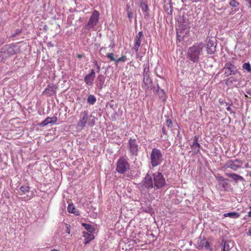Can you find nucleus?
I'll use <instances>...</instances> for the list:
<instances>
[{
	"label": "nucleus",
	"instance_id": "obj_42",
	"mask_svg": "<svg viewBox=\"0 0 251 251\" xmlns=\"http://www.w3.org/2000/svg\"><path fill=\"white\" fill-rule=\"evenodd\" d=\"M143 36V34L142 31H140L138 32V34L136 35V37L141 38Z\"/></svg>",
	"mask_w": 251,
	"mask_h": 251
},
{
	"label": "nucleus",
	"instance_id": "obj_45",
	"mask_svg": "<svg viewBox=\"0 0 251 251\" xmlns=\"http://www.w3.org/2000/svg\"><path fill=\"white\" fill-rule=\"evenodd\" d=\"M247 234L248 235L251 236V226L250 227V228H249L248 231L247 232Z\"/></svg>",
	"mask_w": 251,
	"mask_h": 251
},
{
	"label": "nucleus",
	"instance_id": "obj_14",
	"mask_svg": "<svg viewBox=\"0 0 251 251\" xmlns=\"http://www.w3.org/2000/svg\"><path fill=\"white\" fill-rule=\"evenodd\" d=\"M143 185L147 188H152L153 186L152 176L147 174L144 178Z\"/></svg>",
	"mask_w": 251,
	"mask_h": 251
},
{
	"label": "nucleus",
	"instance_id": "obj_23",
	"mask_svg": "<svg viewBox=\"0 0 251 251\" xmlns=\"http://www.w3.org/2000/svg\"><path fill=\"white\" fill-rule=\"evenodd\" d=\"M68 212L70 213H73L75 215H79V212L75 209L73 203L69 204L67 207Z\"/></svg>",
	"mask_w": 251,
	"mask_h": 251
},
{
	"label": "nucleus",
	"instance_id": "obj_38",
	"mask_svg": "<svg viewBox=\"0 0 251 251\" xmlns=\"http://www.w3.org/2000/svg\"><path fill=\"white\" fill-rule=\"evenodd\" d=\"M93 63L94 66L96 67V69L97 70V72L99 73L100 70V66L98 64V62L97 60H94L93 61Z\"/></svg>",
	"mask_w": 251,
	"mask_h": 251
},
{
	"label": "nucleus",
	"instance_id": "obj_37",
	"mask_svg": "<svg viewBox=\"0 0 251 251\" xmlns=\"http://www.w3.org/2000/svg\"><path fill=\"white\" fill-rule=\"evenodd\" d=\"M126 60V57L125 55H122L121 57L116 59V63L119 62H125Z\"/></svg>",
	"mask_w": 251,
	"mask_h": 251
},
{
	"label": "nucleus",
	"instance_id": "obj_27",
	"mask_svg": "<svg viewBox=\"0 0 251 251\" xmlns=\"http://www.w3.org/2000/svg\"><path fill=\"white\" fill-rule=\"evenodd\" d=\"M201 245L202 246V247H204L206 249H209L210 247L209 242L205 239L201 240Z\"/></svg>",
	"mask_w": 251,
	"mask_h": 251
},
{
	"label": "nucleus",
	"instance_id": "obj_47",
	"mask_svg": "<svg viewBox=\"0 0 251 251\" xmlns=\"http://www.w3.org/2000/svg\"><path fill=\"white\" fill-rule=\"evenodd\" d=\"M66 232L68 233V234L70 233V230L69 228L67 227V228L66 229Z\"/></svg>",
	"mask_w": 251,
	"mask_h": 251
},
{
	"label": "nucleus",
	"instance_id": "obj_40",
	"mask_svg": "<svg viewBox=\"0 0 251 251\" xmlns=\"http://www.w3.org/2000/svg\"><path fill=\"white\" fill-rule=\"evenodd\" d=\"M215 178L219 182H222L223 181H225V179H226L222 176H215Z\"/></svg>",
	"mask_w": 251,
	"mask_h": 251
},
{
	"label": "nucleus",
	"instance_id": "obj_6",
	"mask_svg": "<svg viewBox=\"0 0 251 251\" xmlns=\"http://www.w3.org/2000/svg\"><path fill=\"white\" fill-rule=\"evenodd\" d=\"M127 144V147L130 154L133 156H136L138 155L140 149V147L137 144L136 139L130 138L128 141Z\"/></svg>",
	"mask_w": 251,
	"mask_h": 251
},
{
	"label": "nucleus",
	"instance_id": "obj_51",
	"mask_svg": "<svg viewBox=\"0 0 251 251\" xmlns=\"http://www.w3.org/2000/svg\"><path fill=\"white\" fill-rule=\"evenodd\" d=\"M249 164H248V163H246V164H245V168H249Z\"/></svg>",
	"mask_w": 251,
	"mask_h": 251
},
{
	"label": "nucleus",
	"instance_id": "obj_3",
	"mask_svg": "<svg viewBox=\"0 0 251 251\" xmlns=\"http://www.w3.org/2000/svg\"><path fill=\"white\" fill-rule=\"evenodd\" d=\"M163 154L158 149L154 148L152 149L150 154V163L152 167L160 165L163 161Z\"/></svg>",
	"mask_w": 251,
	"mask_h": 251
},
{
	"label": "nucleus",
	"instance_id": "obj_48",
	"mask_svg": "<svg viewBox=\"0 0 251 251\" xmlns=\"http://www.w3.org/2000/svg\"><path fill=\"white\" fill-rule=\"evenodd\" d=\"M250 4V7L251 8V0H246Z\"/></svg>",
	"mask_w": 251,
	"mask_h": 251
},
{
	"label": "nucleus",
	"instance_id": "obj_44",
	"mask_svg": "<svg viewBox=\"0 0 251 251\" xmlns=\"http://www.w3.org/2000/svg\"><path fill=\"white\" fill-rule=\"evenodd\" d=\"M162 133L163 134L167 135V131L166 130L165 128L164 127H162Z\"/></svg>",
	"mask_w": 251,
	"mask_h": 251
},
{
	"label": "nucleus",
	"instance_id": "obj_25",
	"mask_svg": "<svg viewBox=\"0 0 251 251\" xmlns=\"http://www.w3.org/2000/svg\"><path fill=\"white\" fill-rule=\"evenodd\" d=\"M225 217H231L232 218H238L240 217V214L236 212H229L224 214Z\"/></svg>",
	"mask_w": 251,
	"mask_h": 251
},
{
	"label": "nucleus",
	"instance_id": "obj_32",
	"mask_svg": "<svg viewBox=\"0 0 251 251\" xmlns=\"http://www.w3.org/2000/svg\"><path fill=\"white\" fill-rule=\"evenodd\" d=\"M243 69L247 70L249 72H251V67L250 63H245L242 66Z\"/></svg>",
	"mask_w": 251,
	"mask_h": 251
},
{
	"label": "nucleus",
	"instance_id": "obj_5",
	"mask_svg": "<svg viewBox=\"0 0 251 251\" xmlns=\"http://www.w3.org/2000/svg\"><path fill=\"white\" fill-rule=\"evenodd\" d=\"M1 49L5 57L7 58L15 54L17 52V48L14 44H9L3 46Z\"/></svg>",
	"mask_w": 251,
	"mask_h": 251
},
{
	"label": "nucleus",
	"instance_id": "obj_9",
	"mask_svg": "<svg viewBox=\"0 0 251 251\" xmlns=\"http://www.w3.org/2000/svg\"><path fill=\"white\" fill-rule=\"evenodd\" d=\"M242 161L238 159L235 160H228L224 165L225 169L229 168L233 171H236L242 166Z\"/></svg>",
	"mask_w": 251,
	"mask_h": 251
},
{
	"label": "nucleus",
	"instance_id": "obj_33",
	"mask_svg": "<svg viewBox=\"0 0 251 251\" xmlns=\"http://www.w3.org/2000/svg\"><path fill=\"white\" fill-rule=\"evenodd\" d=\"M228 180L227 179H225V181L222 182L223 188L225 190H227V189L229 187V184L227 182Z\"/></svg>",
	"mask_w": 251,
	"mask_h": 251
},
{
	"label": "nucleus",
	"instance_id": "obj_10",
	"mask_svg": "<svg viewBox=\"0 0 251 251\" xmlns=\"http://www.w3.org/2000/svg\"><path fill=\"white\" fill-rule=\"evenodd\" d=\"M215 39L211 37L206 39V49L207 53L209 54H213L216 51V43L215 41Z\"/></svg>",
	"mask_w": 251,
	"mask_h": 251
},
{
	"label": "nucleus",
	"instance_id": "obj_2",
	"mask_svg": "<svg viewBox=\"0 0 251 251\" xmlns=\"http://www.w3.org/2000/svg\"><path fill=\"white\" fill-rule=\"evenodd\" d=\"M95 123V118L91 116H89L88 112L84 111L80 113L79 120L77 124V128L81 130L87 124L90 126H93Z\"/></svg>",
	"mask_w": 251,
	"mask_h": 251
},
{
	"label": "nucleus",
	"instance_id": "obj_34",
	"mask_svg": "<svg viewBox=\"0 0 251 251\" xmlns=\"http://www.w3.org/2000/svg\"><path fill=\"white\" fill-rule=\"evenodd\" d=\"M229 5L232 7H236L239 5V3L235 0H232L229 2Z\"/></svg>",
	"mask_w": 251,
	"mask_h": 251
},
{
	"label": "nucleus",
	"instance_id": "obj_26",
	"mask_svg": "<svg viewBox=\"0 0 251 251\" xmlns=\"http://www.w3.org/2000/svg\"><path fill=\"white\" fill-rule=\"evenodd\" d=\"M82 226L84 227L87 232L93 233L95 231V228L91 225L82 223Z\"/></svg>",
	"mask_w": 251,
	"mask_h": 251
},
{
	"label": "nucleus",
	"instance_id": "obj_21",
	"mask_svg": "<svg viewBox=\"0 0 251 251\" xmlns=\"http://www.w3.org/2000/svg\"><path fill=\"white\" fill-rule=\"evenodd\" d=\"M198 137L197 136H195L193 144L191 145V147L193 148L197 153L200 152V148L201 147V146L200 144L198 143Z\"/></svg>",
	"mask_w": 251,
	"mask_h": 251
},
{
	"label": "nucleus",
	"instance_id": "obj_7",
	"mask_svg": "<svg viewBox=\"0 0 251 251\" xmlns=\"http://www.w3.org/2000/svg\"><path fill=\"white\" fill-rule=\"evenodd\" d=\"M153 182L154 187L157 189L161 188L165 184V179L160 172H157L152 175Z\"/></svg>",
	"mask_w": 251,
	"mask_h": 251
},
{
	"label": "nucleus",
	"instance_id": "obj_41",
	"mask_svg": "<svg viewBox=\"0 0 251 251\" xmlns=\"http://www.w3.org/2000/svg\"><path fill=\"white\" fill-rule=\"evenodd\" d=\"M166 125L168 127H171L172 126L173 123L171 119H168L166 120Z\"/></svg>",
	"mask_w": 251,
	"mask_h": 251
},
{
	"label": "nucleus",
	"instance_id": "obj_36",
	"mask_svg": "<svg viewBox=\"0 0 251 251\" xmlns=\"http://www.w3.org/2000/svg\"><path fill=\"white\" fill-rule=\"evenodd\" d=\"M106 56L110 59L111 61H115L116 59L114 57V54L112 53H108L107 54Z\"/></svg>",
	"mask_w": 251,
	"mask_h": 251
},
{
	"label": "nucleus",
	"instance_id": "obj_29",
	"mask_svg": "<svg viewBox=\"0 0 251 251\" xmlns=\"http://www.w3.org/2000/svg\"><path fill=\"white\" fill-rule=\"evenodd\" d=\"M140 7L142 9V11L144 12H148L149 11V7L146 2H142L140 3Z\"/></svg>",
	"mask_w": 251,
	"mask_h": 251
},
{
	"label": "nucleus",
	"instance_id": "obj_52",
	"mask_svg": "<svg viewBox=\"0 0 251 251\" xmlns=\"http://www.w3.org/2000/svg\"><path fill=\"white\" fill-rule=\"evenodd\" d=\"M51 251H59L57 250H56V249H53Z\"/></svg>",
	"mask_w": 251,
	"mask_h": 251
},
{
	"label": "nucleus",
	"instance_id": "obj_12",
	"mask_svg": "<svg viewBox=\"0 0 251 251\" xmlns=\"http://www.w3.org/2000/svg\"><path fill=\"white\" fill-rule=\"evenodd\" d=\"M224 69H226L225 74L227 75H235L238 72L236 67L229 62L225 64Z\"/></svg>",
	"mask_w": 251,
	"mask_h": 251
},
{
	"label": "nucleus",
	"instance_id": "obj_19",
	"mask_svg": "<svg viewBox=\"0 0 251 251\" xmlns=\"http://www.w3.org/2000/svg\"><path fill=\"white\" fill-rule=\"evenodd\" d=\"M105 77L103 75H99L96 80V85L99 89H102Z\"/></svg>",
	"mask_w": 251,
	"mask_h": 251
},
{
	"label": "nucleus",
	"instance_id": "obj_4",
	"mask_svg": "<svg viewBox=\"0 0 251 251\" xmlns=\"http://www.w3.org/2000/svg\"><path fill=\"white\" fill-rule=\"evenodd\" d=\"M129 169V164L127 159L124 157H120L117 162V171L119 173L123 174L126 173Z\"/></svg>",
	"mask_w": 251,
	"mask_h": 251
},
{
	"label": "nucleus",
	"instance_id": "obj_20",
	"mask_svg": "<svg viewBox=\"0 0 251 251\" xmlns=\"http://www.w3.org/2000/svg\"><path fill=\"white\" fill-rule=\"evenodd\" d=\"M226 176H228L229 178H232L233 180H234L235 181L237 182L239 180L241 181H244L245 179L244 178L241 176H239L236 174L232 173V174H229V173H226Z\"/></svg>",
	"mask_w": 251,
	"mask_h": 251
},
{
	"label": "nucleus",
	"instance_id": "obj_46",
	"mask_svg": "<svg viewBox=\"0 0 251 251\" xmlns=\"http://www.w3.org/2000/svg\"><path fill=\"white\" fill-rule=\"evenodd\" d=\"M250 211L248 213V216L249 217H251V206H250Z\"/></svg>",
	"mask_w": 251,
	"mask_h": 251
},
{
	"label": "nucleus",
	"instance_id": "obj_15",
	"mask_svg": "<svg viewBox=\"0 0 251 251\" xmlns=\"http://www.w3.org/2000/svg\"><path fill=\"white\" fill-rule=\"evenodd\" d=\"M234 243L231 241H226L224 242L222 251H236V249L234 247Z\"/></svg>",
	"mask_w": 251,
	"mask_h": 251
},
{
	"label": "nucleus",
	"instance_id": "obj_35",
	"mask_svg": "<svg viewBox=\"0 0 251 251\" xmlns=\"http://www.w3.org/2000/svg\"><path fill=\"white\" fill-rule=\"evenodd\" d=\"M20 190L24 193L28 192L29 191V187L27 186H22L20 187Z\"/></svg>",
	"mask_w": 251,
	"mask_h": 251
},
{
	"label": "nucleus",
	"instance_id": "obj_50",
	"mask_svg": "<svg viewBox=\"0 0 251 251\" xmlns=\"http://www.w3.org/2000/svg\"><path fill=\"white\" fill-rule=\"evenodd\" d=\"M77 57L78 58H81V57H82V55H81V54H78V55H77Z\"/></svg>",
	"mask_w": 251,
	"mask_h": 251
},
{
	"label": "nucleus",
	"instance_id": "obj_49",
	"mask_svg": "<svg viewBox=\"0 0 251 251\" xmlns=\"http://www.w3.org/2000/svg\"><path fill=\"white\" fill-rule=\"evenodd\" d=\"M226 110L228 111H231V108L230 107H227L226 108Z\"/></svg>",
	"mask_w": 251,
	"mask_h": 251
},
{
	"label": "nucleus",
	"instance_id": "obj_18",
	"mask_svg": "<svg viewBox=\"0 0 251 251\" xmlns=\"http://www.w3.org/2000/svg\"><path fill=\"white\" fill-rule=\"evenodd\" d=\"M82 236L84 238V244L86 245L94 239V235L93 233L87 232V231L82 232Z\"/></svg>",
	"mask_w": 251,
	"mask_h": 251
},
{
	"label": "nucleus",
	"instance_id": "obj_39",
	"mask_svg": "<svg viewBox=\"0 0 251 251\" xmlns=\"http://www.w3.org/2000/svg\"><path fill=\"white\" fill-rule=\"evenodd\" d=\"M2 50L1 49L0 50V62L3 61L5 59H7L6 57L4 56L3 53L2 52Z\"/></svg>",
	"mask_w": 251,
	"mask_h": 251
},
{
	"label": "nucleus",
	"instance_id": "obj_43",
	"mask_svg": "<svg viewBox=\"0 0 251 251\" xmlns=\"http://www.w3.org/2000/svg\"><path fill=\"white\" fill-rule=\"evenodd\" d=\"M127 16L129 18H131L132 17L133 14L131 12L128 11H127Z\"/></svg>",
	"mask_w": 251,
	"mask_h": 251
},
{
	"label": "nucleus",
	"instance_id": "obj_22",
	"mask_svg": "<svg viewBox=\"0 0 251 251\" xmlns=\"http://www.w3.org/2000/svg\"><path fill=\"white\" fill-rule=\"evenodd\" d=\"M54 88L52 86L48 85L47 87L43 92V95H46L48 96H50L54 93Z\"/></svg>",
	"mask_w": 251,
	"mask_h": 251
},
{
	"label": "nucleus",
	"instance_id": "obj_24",
	"mask_svg": "<svg viewBox=\"0 0 251 251\" xmlns=\"http://www.w3.org/2000/svg\"><path fill=\"white\" fill-rule=\"evenodd\" d=\"M135 44L133 46V49L135 51H137L139 50V48L141 46V38L136 37L135 39Z\"/></svg>",
	"mask_w": 251,
	"mask_h": 251
},
{
	"label": "nucleus",
	"instance_id": "obj_28",
	"mask_svg": "<svg viewBox=\"0 0 251 251\" xmlns=\"http://www.w3.org/2000/svg\"><path fill=\"white\" fill-rule=\"evenodd\" d=\"M96 101V99L94 95H89L88 97L87 102L90 104H94Z\"/></svg>",
	"mask_w": 251,
	"mask_h": 251
},
{
	"label": "nucleus",
	"instance_id": "obj_1",
	"mask_svg": "<svg viewBox=\"0 0 251 251\" xmlns=\"http://www.w3.org/2000/svg\"><path fill=\"white\" fill-rule=\"evenodd\" d=\"M204 47V44L201 42L195 43L188 49L187 52V58L194 63L199 62Z\"/></svg>",
	"mask_w": 251,
	"mask_h": 251
},
{
	"label": "nucleus",
	"instance_id": "obj_8",
	"mask_svg": "<svg viewBox=\"0 0 251 251\" xmlns=\"http://www.w3.org/2000/svg\"><path fill=\"white\" fill-rule=\"evenodd\" d=\"M100 13L99 11L95 10L90 16L87 24L85 26L87 29H90L96 25L99 22Z\"/></svg>",
	"mask_w": 251,
	"mask_h": 251
},
{
	"label": "nucleus",
	"instance_id": "obj_30",
	"mask_svg": "<svg viewBox=\"0 0 251 251\" xmlns=\"http://www.w3.org/2000/svg\"><path fill=\"white\" fill-rule=\"evenodd\" d=\"M157 94L159 95V97L162 99L163 100H165L166 95L165 93L163 90L158 89L157 90Z\"/></svg>",
	"mask_w": 251,
	"mask_h": 251
},
{
	"label": "nucleus",
	"instance_id": "obj_11",
	"mask_svg": "<svg viewBox=\"0 0 251 251\" xmlns=\"http://www.w3.org/2000/svg\"><path fill=\"white\" fill-rule=\"evenodd\" d=\"M149 72V67H146L144 69V78L145 77H148V72ZM144 85L142 86L143 89L146 90H148L151 88V80L150 78L147 77L146 79L144 78L143 80Z\"/></svg>",
	"mask_w": 251,
	"mask_h": 251
},
{
	"label": "nucleus",
	"instance_id": "obj_31",
	"mask_svg": "<svg viewBox=\"0 0 251 251\" xmlns=\"http://www.w3.org/2000/svg\"><path fill=\"white\" fill-rule=\"evenodd\" d=\"M234 81H235L234 77H230L228 79H226L225 84L227 86H230L233 83Z\"/></svg>",
	"mask_w": 251,
	"mask_h": 251
},
{
	"label": "nucleus",
	"instance_id": "obj_17",
	"mask_svg": "<svg viewBox=\"0 0 251 251\" xmlns=\"http://www.w3.org/2000/svg\"><path fill=\"white\" fill-rule=\"evenodd\" d=\"M57 121V118L56 116H53L52 118L48 117L46 118L39 125L41 126H45L49 124H55Z\"/></svg>",
	"mask_w": 251,
	"mask_h": 251
},
{
	"label": "nucleus",
	"instance_id": "obj_16",
	"mask_svg": "<svg viewBox=\"0 0 251 251\" xmlns=\"http://www.w3.org/2000/svg\"><path fill=\"white\" fill-rule=\"evenodd\" d=\"M57 121V118L56 116H53L52 118L48 117L46 118L39 125L41 126H45L49 124H55Z\"/></svg>",
	"mask_w": 251,
	"mask_h": 251
},
{
	"label": "nucleus",
	"instance_id": "obj_13",
	"mask_svg": "<svg viewBox=\"0 0 251 251\" xmlns=\"http://www.w3.org/2000/svg\"><path fill=\"white\" fill-rule=\"evenodd\" d=\"M96 74L94 69H91L90 73L87 75L84 78V81L88 85L91 86L93 84Z\"/></svg>",
	"mask_w": 251,
	"mask_h": 251
}]
</instances>
